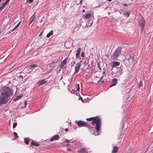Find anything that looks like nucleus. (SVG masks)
Instances as JSON below:
<instances>
[{"instance_id": "nucleus-1", "label": "nucleus", "mask_w": 153, "mask_h": 153, "mask_svg": "<svg viewBox=\"0 0 153 153\" xmlns=\"http://www.w3.org/2000/svg\"><path fill=\"white\" fill-rule=\"evenodd\" d=\"M0 106L6 103L9 99V97L13 95V90L8 87H3L0 90Z\"/></svg>"}, {"instance_id": "nucleus-2", "label": "nucleus", "mask_w": 153, "mask_h": 153, "mask_svg": "<svg viewBox=\"0 0 153 153\" xmlns=\"http://www.w3.org/2000/svg\"><path fill=\"white\" fill-rule=\"evenodd\" d=\"M86 120L87 121H91L92 120L91 122V124L94 125V124H96V125L95 126V129L96 130V132L97 133L96 135H98L99 133V130L101 126V119L100 118L96 117H91L89 118H87Z\"/></svg>"}, {"instance_id": "nucleus-3", "label": "nucleus", "mask_w": 153, "mask_h": 153, "mask_svg": "<svg viewBox=\"0 0 153 153\" xmlns=\"http://www.w3.org/2000/svg\"><path fill=\"white\" fill-rule=\"evenodd\" d=\"M111 70L113 73L115 74V76L117 78L120 77L123 73V68L120 67H115Z\"/></svg>"}, {"instance_id": "nucleus-4", "label": "nucleus", "mask_w": 153, "mask_h": 153, "mask_svg": "<svg viewBox=\"0 0 153 153\" xmlns=\"http://www.w3.org/2000/svg\"><path fill=\"white\" fill-rule=\"evenodd\" d=\"M122 49V47H118L115 51L112 54L111 56V59L114 60L118 57L121 53Z\"/></svg>"}, {"instance_id": "nucleus-5", "label": "nucleus", "mask_w": 153, "mask_h": 153, "mask_svg": "<svg viewBox=\"0 0 153 153\" xmlns=\"http://www.w3.org/2000/svg\"><path fill=\"white\" fill-rule=\"evenodd\" d=\"M94 14L93 12L87 13L83 16V18L85 19H91L94 17Z\"/></svg>"}, {"instance_id": "nucleus-6", "label": "nucleus", "mask_w": 153, "mask_h": 153, "mask_svg": "<svg viewBox=\"0 0 153 153\" xmlns=\"http://www.w3.org/2000/svg\"><path fill=\"white\" fill-rule=\"evenodd\" d=\"M139 23L141 27V30L142 31L143 29V27L145 25V21L144 18L141 17L139 21Z\"/></svg>"}, {"instance_id": "nucleus-7", "label": "nucleus", "mask_w": 153, "mask_h": 153, "mask_svg": "<svg viewBox=\"0 0 153 153\" xmlns=\"http://www.w3.org/2000/svg\"><path fill=\"white\" fill-rule=\"evenodd\" d=\"M75 123L77 124L78 126H87V123L84 121H76Z\"/></svg>"}, {"instance_id": "nucleus-8", "label": "nucleus", "mask_w": 153, "mask_h": 153, "mask_svg": "<svg viewBox=\"0 0 153 153\" xmlns=\"http://www.w3.org/2000/svg\"><path fill=\"white\" fill-rule=\"evenodd\" d=\"M82 62V60H80V62H78L76 64V65L75 68L74 73H78L79 71L81 65V62Z\"/></svg>"}, {"instance_id": "nucleus-9", "label": "nucleus", "mask_w": 153, "mask_h": 153, "mask_svg": "<svg viewBox=\"0 0 153 153\" xmlns=\"http://www.w3.org/2000/svg\"><path fill=\"white\" fill-rule=\"evenodd\" d=\"M120 63L117 61L112 62L111 63V65H112V68L111 70L113 69L115 67H117L116 66H118L120 65Z\"/></svg>"}, {"instance_id": "nucleus-10", "label": "nucleus", "mask_w": 153, "mask_h": 153, "mask_svg": "<svg viewBox=\"0 0 153 153\" xmlns=\"http://www.w3.org/2000/svg\"><path fill=\"white\" fill-rule=\"evenodd\" d=\"M118 80L117 79L114 78L112 80L111 84L109 86V87L111 88L113 86L116 85L117 82Z\"/></svg>"}, {"instance_id": "nucleus-11", "label": "nucleus", "mask_w": 153, "mask_h": 153, "mask_svg": "<svg viewBox=\"0 0 153 153\" xmlns=\"http://www.w3.org/2000/svg\"><path fill=\"white\" fill-rule=\"evenodd\" d=\"M81 48L80 47H78L77 48L76 53V59H78L79 57V55L81 52Z\"/></svg>"}, {"instance_id": "nucleus-12", "label": "nucleus", "mask_w": 153, "mask_h": 153, "mask_svg": "<svg viewBox=\"0 0 153 153\" xmlns=\"http://www.w3.org/2000/svg\"><path fill=\"white\" fill-rule=\"evenodd\" d=\"M47 82V80L46 79H44L38 81L37 83L39 86H40L46 83Z\"/></svg>"}, {"instance_id": "nucleus-13", "label": "nucleus", "mask_w": 153, "mask_h": 153, "mask_svg": "<svg viewBox=\"0 0 153 153\" xmlns=\"http://www.w3.org/2000/svg\"><path fill=\"white\" fill-rule=\"evenodd\" d=\"M123 62L126 67L130 65V62L128 59H125L123 60Z\"/></svg>"}, {"instance_id": "nucleus-14", "label": "nucleus", "mask_w": 153, "mask_h": 153, "mask_svg": "<svg viewBox=\"0 0 153 153\" xmlns=\"http://www.w3.org/2000/svg\"><path fill=\"white\" fill-rule=\"evenodd\" d=\"M78 153H88V151L85 148L81 149L79 150L78 151Z\"/></svg>"}, {"instance_id": "nucleus-15", "label": "nucleus", "mask_w": 153, "mask_h": 153, "mask_svg": "<svg viewBox=\"0 0 153 153\" xmlns=\"http://www.w3.org/2000/svg\"><path fill=\"white\" fill-rule=\"evenodd\" d=\"M59 136L58 135H55L52 137L51 138L50 140L51 141H52L55 140H56L59 139Z\"/></svg>"}, {"instance_id": "nucleus-16", "label": "nucleus", "mask_w": 153, "mask_h": 153, "mask_svg": "<svg viewBox=\"0 0 153 153\" xmlns=\"http://www.w3.org/2000/svg\"><path fill=\"white\" fill-rule=\"evenodd\" d=\"M118 149V148L116 146H113V149L111 152V153H116L117 152Z\"/></svg>"}, {"instance_id": "nucleus-17", "label": "nucleus", "mask_w": 153, "mask_h": 153, "mask_svg": "<svg viewBox=\"0 0 153 153\" xmlns=\"http://www.w3.org/2000/svg\"><path fill=\"white\" fill-rule=\"evenodd\" d=\"M31 144L32 146H38L39 145V144L38 143H36V141H32L31 142Z\"/></svg>"}, {"instance_id": "nucleus-18", "label": "nucleus", "mask_w": 153, "mask_h": 153, "mask_svg": "<svg viewBox=\"0 0 153 153\" xmlns=\"http://www.w3.org/2000/svg\"><path fill=\"white\" fill-rule=\"evenodd\" d=\"M130 12L129 11H126L123 13V14L124 16L126 17H128L129 16Z\"/></svg>"}, {"instance_id": "nucleus-19", "label": "nucleus", "mask_w": 153, "mask_h": 153, "mask_svg": "<svg viewBox=\"0 0 153 153\" xmlns=\"http://www.w3.org/2000/svg\"><path fill=\"white\" fill-rule=\"evenodd\" d=\"M93 23L92 20L90 19L88 20L86 23V25L88 26H90Z\"/></svg>"}, {"instance_id": "nucleus-20", "label": "nucleus", "mask_w": 153, "mask_h": 153, "mask_svg": "<svg viewBox=\"0 0 153 153\" xmlns=\"http://www.w3.org/2000/svg\"><path fill=\"white\" fill-rule=\"evenodd\" d=\"M68 60V57L66 58L62 61L61 62V64L63 65H64L66 63Z\"/></svg>"}, {"instance_id": "nucleus-21", "label": "nucleus", "mask_w": 153, "mask_h": 153, "mask_svg": "<svg viewBox=\"0 0 153 153\" xmlns=\"http://www.w3.org/2000/svg\"><path fill=\"white\" fill-rule=\"evenodd\" d=\"M53 31L52 30L51 31L48 33L46 35V37L48 38H49L53 34Z\"/></svg>"}, {"instance_id": "nucleus-22", "label": "nucleus", "mask_w": 153, "mask_h": 153, "mask_svg": "<svg viewBox=\"0 0 153 153\" xmlns=\"http://www.w3.org/2000/svg\"><path fill=\"white\" fill-rule=\"evenodd\" d=\"M37 66V65L36 64H33L32 65H30L28 66V68L30 69H31L32 68H34Z\"/></svg>"}, {"instance_id": "nucleus-23", "label": "nucleus", "mask_w": 153, "mask_h": 153, "mask_svg": "<svg viewBox=\"0 0 153 153\" xmlns=\"http://www.w3.org/2000/svg\"><path fill=\"white\" fill-rule=\"evenodd\" d=\"M35 18V16H34L33 15L31 17V18L30 19V23L29 24V25H30L32 23V22L34 20Z\"/></svg>"}, {"instance_id": "nucleus-24", "label": "nucleus", "mask_w": 153, "mask_h": 153, "mask_svg": "<svg viewBox=\"0 0 153 153\" xmlns=\"http://www.w3.org/2000/svg\"><path fill=\"white\" fill-rule=\"evenodd\" d=\"M10 0H7L3 4V5L1 6V7L4 9V7L9 2Z\"/></svg>"}, {"instance_id": "nucleus-25", "label": "nucleus", "mask_w": 153, "mask_h": 153, "mask_svg": "<svg viewBox=\"0 0 153 153\" xmlns=\"http://www.w3.org/2000/svg\"><path fill=\"white\" fill-rule=\"evenodd\" d=\"M21 22H19L12 29L11 32L15 30L17 27H18L20 25Z\"/></svg>"}, {"instance_id": "nucleus-26", "label": "nucleus", "mask_w": 153, "mask_h": 153, "mask_svg": "<svg viewBox=\"0 0 153 153\" xmlns=\"http://www.w3.org/2000/svg\"><path fill=\"white\" fill-rule=\"evenodd\" d=\"M22 94H20L19 96L17 97L16 98L14 99L13 100H15V101L17 100L22 97Z\"/></svg>"}, {"instance_id": "nucleus-27", "label": "nucleus", "mask_w": 153, "mask_h": 153, "mask_svg": "<svg viewBox=\"0 0 153 153\" xmlns=\"http://www.w3.org/2000/svg\"><path fill=\"white\" fill-rule=\"evenodd\" d=\"M29 139L28 138H25L24 139V141L25 143L28 144L29 143Z\"/></svg>"}, {"instance_id": "nucleus-28", "label": "nucleus", "mask_w": 153, "mask_h": 153, "mask_svg": "<svg viewBox=\"0 0 153 153\" xmlns=\"http://www.w3.org/2000/svg\"><path fill=\"white\" fill-rule=\"evenodd\" d=\"M131 57V55L130 54H127L126 56V58L125 59H129Z\"/></svg>"}, {"instance_id": "nucleus-29", "label": "nucleus", "mask_w": 153, "mask_h": 153, "mask_svg": "<svg viewBox=\"0 0 153 153\" xmlns=\"http://www.w3.org/2000/svg\"><path fill=\"white\" fill-rule=\"evenodd\" d=\"M56 64V63L52 62V63H51L50 64L49 66L51 67H53L55 66V65Z\"/></svg>"}, {"instance_id": "nucleus-30", "label": "nucleus", "mask_w": 153, "mask_h": 153, "mask_svg": "<svg viewBox=\"0 0 153 153\" xmlns=\"http://www.w3.org/2000/svg\"><path fill=\"white\" fill-rule=\"evenodd\" d=\"M142 85V82L141 81H140L139 82V84L138 85V88H140Z\"/></svg>"}, {"instance_id": "nucleus-31", "label": "nucleus", "mask_w": 153, "mask_h": 153, "mask_svg": "<svg viewBox=\"0 0 153 153\" xmlns=\"http://www.w3.org/2000/svg\"><path fill=\"white\" fill-rule=\"evenodd\" d=\"M17 123H13V128H14L17 126Z\"/></svg>"}, {"instance_id": "nucleus-32", "label": "nucleus", "mask_w": 153, "mask_h": 153, "mask_svg": "<svg viewBox=\"0 0 153 153\" xmlns=\"http://www.w3.org/2000/svg\"><path fill=\"white\" fill-rule=\"evenodd\" d=\"M81 56L82 57H84L85 56V53L84 51H82L81 54Z\"/></svg>"}, {"instance_id": "nucleus-33", "label": "nucleus", "mask_w": 153, "mask_h": 153, "mask_svg": "<svg viewBox=\"0 0 153 153\" xmlns=\"http://www.w3.org/2000/svg\"><path fill=\"white\" fill-rule=\"evenodd\" d=\"M13 134L16 138H17V137H18V136H17V134L15 132H14Z\"/></svg>"}, {"instance_id": "nucleus-34", "label": "nucleus", "mask_w": 153, "mask_h": 153, "mask_svg": "<svg viewBox=\"0 0 153 153\" xmlns=\"http://www.w3.org/2000/svg\"><path fill=\"white\" fill-rule=\"evenodd\" d=\"M33 0H27V1L29 2V3H31L33 2Z\"/></svg>"}, {"instance_id": "nucleus-35", "label": "nucleus", "mask_w": 153, "mask_h": 153, "mask_svg": "<svg viewBox=\"0 0 153 153\" xmlns=\"http://www.w3.org/2000/svg\"><path fill=\"white\" fill-rule=\"evenodd\" d=\"M89 130H90V131H91V133L92 134L94 133V130H93V128H91Z\"/></svg>"}, {"instance_id": "nucleus-36", "label": "nucleus", "mask_w": 153, "mask_h": 153, "mask_svg": "<svg viewBox=\"0 0 153 153\" xmlns=\"http://www.w3.org/2000/svg\"><path fill=\"white\" fill-rule=\"evenodd\" d=\"M77 90L78 91H79V84H78L77 85Z\"/></svg>"}, {"instance_id": "nucleus-37", "label": "nucleus", "mask_w": 153, "mask_h": 153, "mask_svg": "<svg viewBox=\"0 0 153 153\" xmlns=\"http://www.w3.org/2000/svg\"><path fill=\"white\" fill-rule=\"evenodd\" d=\"M64 66V65H63L60 63L59 67L60 68V69H62L63 68Z\"/></svg>"}, {"instance_id": "nucleus-38", "label": "nucleus", "mask_w": 153, "mask_h": 153, "mask_svg": "<svg viewBox=\"0 0 153 153\" xmlns=\"http://www.w3.org/2000/svg\"><path fill=\"white\" fill-rule=\"evenodd\" d=\"M43 31H42L40 32V34H39V37H40V36H42V33H43Z\"/></svg>"}, {"instance_id": "nucleus-39", "label": "nucleus", "mask_w": 153, "mask_h": 153, "mask_svg": "<svg viewBox=\"0 0 153 153\" xmlns=\"http://www.w3.org/2000/svg\"><path fill=\"white\" fill-rule=\"evenodd\" d=\"M27 101H26V100L25 101V102H24V104L25 105V107H26V106L27 105Z\"/></svg>"}, {"instance_id": "nucleus-40", "label": "nucleus", "mask_w": 153, "mask_h": 153, "mask_svg": "<svg viewBox=\"0 0 153 153\" xmlns=\"http://www.w3.org/2000/svg\"><path fill=\"white\" fill-rule=\"evenodd\" d=\"M65 142L67 143H69V140L66 139H65Z\"/></svg>"}, {"instance_id": "nucleus-41", "label": "nucleus", "mask_w": 153, "mask_h": 153, "mask_svg": "<svg viewBox=\"0 0 153 153\" xmlns=\"http://www.w3.org/2000/svg\"><path fill=\"white\" fill-rule=\"evenodd\" d=\"M19 78H21L22 79L23 78V76L22 75H20V76H19Z\"/></svg>"}, {"instance_id": "nucleus-42", "label": "nucleus", "mask_w": 153, "mask_h": 153, "mask_svg": "<svg viewBox=\"0 0 153 153\" xmlns=\"http://www.w3.org/2000/svg\"><path fill=\"white\" fill-rule=\"evenodd\" d=\"M124 6H127V5L126 4H123Z\"/></svg>"}, {"instance_id": "nucleus-43", "label": "nucleus", "mask_w": 153, "mask_h": 153, "mask_svg": "<svg viewBox=\"0 0 153 153\" xmlns=\"http://www.w3.org/2000/svg\"><path fill=\"white\" fill-rule=\"evenodd\" d=\"M83 0H81L79 4H77V5H78L79 4L81 3L82 1Z\"/></svg>"}, {"instance_id": "nucleus-44", "label": "nucleus", "mask_w": 153, "mask_h": 153, "mask_svg": "<svg viewBox=\"0 0 153 153\" xmlns=\"http://www.w3.org/2000/svg\"><path fill=\"white\" fill-rule=\"evenodd\" d=\"M3 9H4L2 7H1H1H0V11H1V10Z\"/></svg>"}, {"instance_id": "nucleus-45", "label": "nucleus", "mask_w": 153, "mask_h": 153, "mask_svg": "<svg viewBox=\"0 0 153 153\" xmlns=\"http://www.w3.org/2000/svg\"><path fill=\"white\" fill-rule=\"evenodd\" d=\"M67 150L68 151H70L71 150V149H69L68 148H67Z\"/></svg>"}, {"instance_id": "nucleus-46", "label": "nucleus", "mask_w": 153, "mask_h": 153, "mask_svg": "<svg viewBox=\"0 0 153 153\" xmlns=\"http://www.w3.org/2000/svg\"><path fill=\"white\" fill-rule=\"evenodd\" d=\"M65 131H68V128H65Z\"/></svg>"}, {"instance_id": "nucleus-47", "label": "nucleus", "mask_w": 153, "mask_h": 153, "mask_svg": "<svg viewBox=\"0 0 153 153\" xmlns=\"http://www.w3.org/2000/svg\"><path fill=\"white\" fill-rule=\"evenodd\" d=\"M85 10H82V12L83 13L85 12Z\"/></svg>"}, {"instance_id": "nucleus-48", "label": "nucleus", "mask_w": 153, "mask_h": 153, "mask_svg": "<svg viewBox=\"0 0 153 153\" xmlns=\"http://www.w3.org/2000/svg\"><path fill=\"white\" fill-rule=\"evenodd\" d=\"M69 145V144H66V146H68Z\"/></svg>"}, {"instance_id": "nucleus-49", "label": "nucleus", "mask_w": 153, "mask_h": 153, "mask_svg": "<svg viewBox=\"0 0 153 153\" xmlns=\"http://www.w3.org/2000/svg\"><path fill=\"white\" fill-rule=\"evenodd\" d=\"M108 1H111L112 0H107Z\"/></svg>"}, {"instance_id": "nucleus-50", "label": "nucleus", "mask_w": 153, "mask_h": 153, "mask_svg": "<svg viewBox=\"0 0 153 153\" xmlns=\"http://www.w3.org/2000/svg\"><path fill=\"white\" fill-rule=\"evenodd\" d=\"M73 63L74 64H76V63L75 62H73Z\"/></svg>"}, {"instance_id": "nucleus-51", "label": "nucleus", "mask_w": 153, "mask_h": 153, "mask_svg": "<svg viewBox=\"0 0 153 153\" xmlns=\"http://www.w3.org/2000/svg\"><path fill=\"white\" fill-rule=\"evenodd\" d=\"M1 33V31L0 30V34Z\"/></svg>"}, {"instance_id": "nucleus-52", "label": "nucleus", "mask_w": 153, "mask_h": 153, "mask_svg": "<svg viewBox=\"0 0 153 153\" xmlns=\"http://www.w3.org/2000/svg\"><path fill=\"white\" fill-rule=\"evenodd\" d=\"M1 0H0V2H1Z\"/></svg>"}, {"instance_id": "nucleus-53", "label": "nucleus", "mask_w": 153, "mask_h": 153, "mask_svg": "<svg viewBox=\"0 0 153 153\" xmlns=\"http://www.w3.org/2000/svg\"><path fill=\"white\" fill-rule=\"evenodd\" d=\"M72 92H73V91H71V93H72Z\"/></svg>"}, {"instance_id": "nucleus-54", "label": "nucleus", "mask_w": 153, "mask_h": 153, "mask_svg": "<svg viewBox=\"0 0 153 153\" xmlns=\"http://www.w3.org/2000/svg\"><path fill=\"white\" fill-rule=\"evenodd\" d=\"M72 92H73V91H71V93H72Z\"/></svg>"}, {"instance_id": "nucleus-55", "label": "nucleus", "mask_w": 153, "mask_h": 153, "mask_svg": "<svg viewBox=\"0 0 153 153\" xmlns=\"http://www.w3.org/2000/svg\"><path fill=\"white\" fill-rule=\"evenodd\" d=\"M104 71H103V73H104Z\"/></svg>"}]
</instances>
